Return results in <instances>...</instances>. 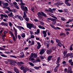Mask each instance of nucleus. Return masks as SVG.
<instances>
[{
	"label": "nucleus",
	"mask_w": 73,
	"mask_h": 73,
	"mask_svg": "<svg viewBox=\"0 0 73 73\" xmlns=\"http://www.w3.org/2000/svg\"><path fill=\"white\" fill-rule=\"evenodd\" d=\"M68 73H72V70H68Z\"/></svg>",
	"instance_id": "36"
},
{
	"label": "nucleus",
	"mask_w": 73,
	"mask_h": 73,
	"mask_svg": "<svg viewBox=\"0 0 73 73\" xmlns=\"http://www.w3.org/2000/svg\"><path fill=\"white\" fill-rule=\"evenodd\" d=\"M8 62H13V60H9V59H8L7 60Z\"/></svg>",
	"instance_id": "39"
},
{
	"label": "nucleus",
	"mask_w": 73,
	"mask_h": 73,
	"mask_svg": "<svg viewBox=\"0 0 73 73\" xmlns=\"http://www.w3.org/2000/svg\"><path fill=\"white\" fill-rule=\"evenodd\" d=\"M17 28L19 29V31H21V29H23V30H25V29H24L23 27L21 26H17Z\"/></svg>",
	"instance_id": "9"
},
{
	"label": "nucleus",
	"mask_w": 73,
	"mask_h": 73,
	"mask_svg": "<svg viewBox=\"0 0 73 73\" xmlns=\"http://www.w3.org/2000/svg\"><path fill=\"white\" fill-rule=\"evenodd\" d=\"M5 12L6 13H10V11H5Z\"/></svg>",
	"instance_id": "59"
},
{
	"label": "nucleus",
	"mask_w": 73,
	"mask_h": 73,
	"mask_svg": "<svg viewBox=\"0 0 73 73\" xmlns=\"http://www.w3.org/2000/svg\"><path fill=\"white\" fill-rule=\"evenodd\" d=\"M23 18L26 21H29V18L28 17H23Z\"/></svg>",
	"instance_id": "15"
},
{
	"label": "nucleus",
	"mask_w": 73,
	"mask_h": 73,
	"mask_svg": "<svg viewBox=\"0 0 73 73\" xmlns=\"http://www.w3.org/2000/svg\"><path fill=\"white\" fill-rule=\"evenodd\" d=\"M70 49L71 51H72V50H73V48H72V47L70 46Z\"/></svg>",
	"instance_id": "62"
},
{
	"label": "nucleus",
	"mask_w": 73,
	"mask_h": 73,
	"mask_svg": "<svg viewBox=\"0 0 73 73\" xmlns=\"http://www.w3.org/2000/svg\"><path fill=\"white\" fill-rule=\"evenodd\" d=\"M52 52V49H50L47 51L46 53L48 54H50V53H51Z\"/></svg>",
	"instance_id": "11"
},
{
	"label": "nucleus",
	"mask_w": 73,
	"mask_h": 73,
	"mask_svg": "<svg viewBox=\"0 0 73 73\" xmlns=\"http://www.w3.org/2000/svg\"><path fill=\"white\" fill-rule=\"evenodd\" d=\"M15 62L19 66H21V64H24V63L23 62Z\"/></svg>",
	"instance_id": "8"
},
{
	"label": "nucleus",
	"mask_w": 73,
	"mask_h": 73,
	"mask_svg": "<svg viewBox=\"0 0 73 73\" xmlns=\"http://www.w3.org/2000/svg\"><path fill=\"white\" fill-rule=\"evenodd\" d=\"M29 60L30 61H33L34 60H35V59L34 58H32V56H31V57H30V58Z\"/></svg>",
	"instance_id": "24"
},
{
	"label": "nucleus",
	"mask_w": 73,
	"mask_h": 73,
	"mask_svg": "<svg viewBox=\"0 0 73 73\" xmlns=\"http://www.w3.org/2000/svg\"><path fill=\"white\" fill-rule=\"evenodd\" d=\"M13 4H14L15 6V7L17 5V3L16 2H13Z\"/></svg>",
	"instance_id": "55"
},
{
	"label": "nucleus",
	"mask_w": 73,
	"mask_h": 73,
	"mask_svg": "<svg viewBox=\"0 0 73 73\" xmlns=\"http://www.w3.org/2000/svg\"><path fill=\"white\" fill-rule=\"evenodd\" d=\"M4 17H7V18H6V19L7 20H8V15H4Z\"/></svg>",
	"instance_id": "56"
},
{
	"label": "nucleus",
	"mask_w": 73,
	"mask_h": 73,
	"mask_svg": "<svg viewBox=\"0 0 73 73\" xmlns=\"http://www.w3.org/2000/svg\"><path fill=\"white\" fill-rule=\"evenodd\" d=\"M14 70L15 72H16V73H19V70H17V68H14Z\"/></svg>",
	"instance_id": "18"
},
{
	"label": "nucleus",
	"mask_w": 73,
	"mask_h": 73,
	"mask_svg": "<svg viewBox=\"0 0 73 73\" xmlns=\"http://www.w3.org/2000/svg\"><path fill=\"white\" fill-rule=\"evenodd\" d=\"M29 64L30 65V66H31L33 67L34 66H35V64H34L31 62H29Z\"/></svg>",
	"instance_id": "19"
},
{
	"label": "nucleus",
	"mask_w": 73,
	"mask_h": 73,
	"mask_svg": "<svg viewBox=\"0 0 73 73\" xmlns=\"http://www.w3.org/2000/svg\"><path fill=\"white\" fill-rule=\"evenodd\" d=\"M37 15L39 17H41V16H44V17H46V14L44 13V12H42L41 13L40 12H38L37 13Z\"/></svg>",
	"instance_id": "2"
},
{
	"label": "nucleus",
	"mask_w": 73,
	"mask_h": 73,
	"mask_svg": "<svg viewBox=\"0 0 73 73\" xmlns=\"http://www.w3.org/2000/svg\"><path fill=\"white\" fill-rule=\"evenodd\" d=\"M67 50H65L63 52V54H64V56H65L66 55V54L67 53Z\"/></svg>",
	"instance_id": "30"
},
{
	"label": "nucleus",
	"mask_w": 73,
	"mask_h": 73,
	"mask_svg": "<svg viewBox=\"0 0 73 73\" xmlns=\"http://www.w3.org/2000/svg\"><path fill=\"white\" fill-rule=\"evenodd\" d=\"M8 16H9V17H12L13 16V15L12 13L11 12L10 14L8 15Z\"/></svg>",
	"instance_id": "17"
},
{
	"label": "nucleus",
	"mask_w": 73,
	"mask_h": 73,
	"mask_svg": "<svg viewBox=\"0 0 73 73\" xmlns=\"http://www.w3.org/2000/svg\"><path fill=\"white\" fill-rule=\"evenodd\" d=\"M21 69L22 70H23V72L24 73H26V72H27V71H29V69L24 67L23 66L21 67Z\"/></svg>",
	"instance_id": "3"
},
{
	"label": "nucleus",
	"mask_w": 73,
	"mask_h": 73,
	"mask_svg": "<svg viewBox=\"0 0 73 73\" xmlns=\"http://www.w3.org/2000/svg\"><path fill=\"white\" fill-rule=\"evenodd\" d=\"M56 49V47L53 46L52 47V50H54Z\"/></svg>",
	"instance_id": "38"
},
{
	"label": "nucleus",
	"mask_w": 73,
	"mask_h": 73,
	"mask_svg": "<svg viewBox=\"0 0 73 73\" xmlns=\"http://www.w3.org/2000/svg\"><path fill=\"white\" fill-rule=\"evenodd\" d=\"M1 25H5V26H6L7 27L8 26V23H5L4 22H2L1 23Z\"/></svg>",
	"instance_id": "12"
},
{
	"label": "nucleus",
	"mask_w": 73,
	"mask_h": 73,
	"mask_svg": "<svg viewBox=\"0 0 73 73\" xmlns=\"http://www.w3.org/2000/svg\"><path fill=\"white\" fill-rule=\"evenodd\" d=\"M6 9H8L9 11H10V12H13V11L11 10L10 9V8L9 7H6Z\"/></svg>",
	"instance_id": "29"
},
{
	"label": "nucleus",
	"mask_w": 73,
	"mask_h": 73,
	"mask_svg": "<svg viewBox=\"0 0 73 73\" xmlns=\"http://www.w3.org/2000/svg\"><path fill=\"white\" fill-rule=\"evenodd\" d=\"M36 61L37 62H40V60L39 59V58H36Z\"/></svg>",
	"instance_id": "31"
},
{
	"label": "nucleus",
	"mask_w": 73,
	"mask_h": 73,
	"mask_svg": "<svg viewBox=\"0 0 73 73\" xmlns=\"http://www.w3.org/2000/svg\"><path fill=\"white\" fill-rule=\"evenodd\" d=\"M4 53H6V54H11V52H9L5 51Z\"/></svg>",
	"instance_id": "52"
},
{
	"label": "nucleus",
	"mask_w": 73,
	"mask_h": 73,
	"mask_svg": "<svg viewBox=\"0 0 73 73\" xmlns=\"http://www.w3.org/2000/svg\"><path fill=\"white\" fill-rule=\"evenodd\" d=\"M46 51V49H42L40 50V52H39L40 54H42L43 53H45V52Z\"/></svg>",
	"instance_id": "5"
},
{
	"label": "nucleus",
	"mask_w": 73,
	"mask_h": 73,
	"mask_svg": "<svg viewBox=\"0 0 73 73\" xmlns=\"http://www.w3.org/2000/svg\"><path fill=\"white\" fill-rule=\"evenodd\" d=\"M51 21H54V22H55L54 23L55 24H56V20L55 19L52 18Z\"/></svg>",
	"instance_id": "25"
},
{
	"label": "nucleus",
	"mask_w": 73,
	"mask_h": 73,
	"mask_svg": "<svg viewBox=\"0 0 73 73\" xmlns=\"http://www.w3.org/2000/svg\"><path fill=\"white\" fill-rule=\"evenodd\" d=\"M0 16H1V20H3V17H4V15H3V14H1Z\"/></svg>",
	"instance_id": "35"
},
{
	"label": "nucleus",
	"mask_w": 73,
	"mask_h": 73,
	"mask_svg": "<svg viewBox=\"0 0 73 73\" xmlns=\"http://www.w3.org/2000/svg\"><path fill=\"white\" fill-rule=\"evenodd\" d=\"M20 2L22 5H25V3H23V0H20Z\"/></svg>",
	"instance_id": "22"
},
{
	"label": "nucleus",
	"mask_w": 73,
	"mask_h": 73,
	"mask_svg": "<svg viewBox=\"0 0 73 73\" xmlns=\"http://www.w3.org/2000/svg\"><path fill=\"white\" fill-rule=\"evenodd\" d=\"M72 54H73V53H70L68 54H67L66 55V57H69V56H71Z\"/></svg>",
	"instance_id": "23"
},
{
	"label": "nucleus",
	"mask_w": 73,
	"mask_h": 73,
	"mask_svg": "<svg viewBox=\"0 0 73 73\" xmlns=\"http://www.w3.org/2000/svg\"><path fill=\"white\" fill-rule=\"evenodd\" d=\"M40 48H41V46H38L37 47V48L38 49H39Z\"/></svg>",
	"instance_id": "63"
},
{
	"label": "nucleus",
	"mask_w": 73,
	"mask_h": 73,
	"mask_svg": "<svg viewBox=\"0 0 73 73\" xmlns=\"http://www.w3.org/2000/svg\"><path fill=\"white\" fill-rule=\"evenodd\" d=\"M21 8L23 10V11H28V9H27V7H24L23 6H21Z\"/></svg>",
	"instance_id": "7"
},
{
	"label": "nucleus",
	"mask_w": 73,
	"mask_h": 73,
	"mask_svg": "<svg viewBox=\"0 0 73 73\" xmlns=\"http://www.w3.org/2000/svg\"><path fill=\"white\" fill-rule=\"evenodd\" d=\"M23 13H24V16H23V18H24V17H27V16L26 15V13H25V12H23Z\"/></svg>",
	"instance_id": "34"
},
{
	"label": "nucleus",
	"mask_w": 73,
	"mask_h": 73,
	"mask_svg": "<svg viewBox=\"0 0 73 73\" xmlns=\"http://www.w3.org/2000/svg\"><path fill=\"white\" fill-rule=\"evenodd\" d=\"M37 44L38 45V46H41V45L40 44V43L39 42H37Z\"/></svg>",
	"instance_id": "54"
},
{
	"label": "nucleus",
	"mask_w": 73,
	"mask_h": 73,
	"mask_svg": "<svg viewBox=\"0 0 73 73\" xmlns=\"http://www.w3.org/2000/svg\"><path fill=\"white\" fill-rule=\"evenodd\" d=\"M34 69H36L37 70L39 69V68L38 67L35 66L34 67Z\"/></svg>",
	"instance_id": "53"
},
{
	"label": "nucleus",
	"mask_w": 73,
	"mask_h": 73,
	"mask_svg": "<svg viewBox=\"0 0 73 73\" xmlns=\"http://www.w3.org/2000/svg\"><path fill=\"white\" fill-rule=\"evenodd\" d=\"M70 29L69 28L66 29H65V31H70Z\"/></svg>",
	"instance_id": "45"
},
{
	"label": "nucleus",
	"mask_w": 73,
	"mask_h": 73,
	"mask_svg": "<svg viewBox=\"0 0 73 73\" xmlns=\"http://www.w3.org/2000/svg\"><path fill=\"white\" fill-rule=\"evenodd\" d=\"M49 46H50V44H48L47 45V48H49Z\"/></svg>",
	"instance_id": "60"
},
{
	"label": "nucleus",
	"mask_w": 73,
	"mask_h": 73,
	"mask_svg": "<svg viewBox=\"0 0 73 73\" xmlns=\"http://www.w3.org/2000/svg\"><path fill=\"white\" fill-rule=\"evenodd\" d=\"M38 28H40V29H45V27L41 25H39L38 26Z\"/></svg>",
	"instance_id": "16"
},
{
	"label": "nucleus",
	"mask_w": 73,
	"mask_h": 73,
	"mask_svg": "<svg viewBox=\"0 0 73 73\" xmlns=\"http://www.w3.org/2000/svg\"><path fill=\"white\" fill-rule=\"evenodd\" d=\"M46 32H47V31H43V35L44 34H46Z\"/></svg>",
	"instance_id": "47"
},
{
	"label": "nucleus",
	"mask_w": 73,
	"mask_h": 73,
	"mask_svg": "<svg viewBox=\"0 0 73 73\" xmlns=\"http://www.w3.org/2000/svg\"><path fill=\"white\" fill-rule=\"evenodd\" d=\"M65 3L66 5H68V6H70V5H71L70 3L68 2H66V1H65Z\"/></svg>",
	"instance_id": "27"
},
{
	"label": "nucleus",
	"mask_w": 73,
	"mask_h": 73,
	"mask_svg": "<svg viewBox=\"0 0 73 73\" xmlns=\"http://www.w3.org/2000/svg\"><path fill=\"white\" fill-rule=\"evenodd\" d=\"M62 4H64V3H54V5H62Z\"/></svg>",
	"instance_id": "10"
},
{
	"label": "nucleus",
	"mask_w": 73,
	"mask_h": 73,
	"mask_svg": "<svg viewBox=\"0 0 73 73\" xmlns=\"http://www.w3.org/2000/svg\"><path fill=\"white\" fill-rule=\"evenodd\" d=\"M55 29H60V28L58 27H55Z\"/></svg>",
	"instance_id": "61"
},
{
	"label": "nucleus",
	"mask_w": 73,
	"mask_h": 73,
	"mask_svg": "<svg viewBox=\"0 0 73 73\" xmlns=\"http://www.w3.org/2000/svg\"><path fill=\"white\" fill-rule=\"evenodd\" d=\"M9 33L11 35V36H13V33L12 32H11V31H9Z\"/></svg>",
	"instance_id": "51"
},
{
	"label": "nucleus",
	"mask_w": 73,
	"mask_h": 73,
	"mask_svg": "<svg viewBox=\"0 0 73 73\" xmlns=\"http://www.w3.org/2000/svg\"><path fill=\"white\" fill-rule=\"evenodd\" d=\"M21 36L23 38H24L25 37V34L24 33H23L21 35Z\"/></svg>",
	"instance_id": "33"
},
{
	"label": "nucleus",
	"mask_w": 73,
	"mask_h": 73,
	"mask_svg": "<svg viewBox=\"0 0 73 73\" xmlns=\"http://www.w3.org/2000/svg\"><path fill=\"white\" fill-rule=\"evenodd\" d=\"M13 29L14 30L15 32H17V29H15V28L14 27H13Z\"/></svg>",
	"instance_id": "58"
},
{
	"label": "nucleus",
	"mask_w": 73,
	"mask_h": 73,
	"mask_svg": "<svg viewBox=\"0 0 73 73\" xmlns=\"http://www.w3.org/2000/svg\"><path fill=\"white\" fill-rule=\"evenodd\" d=\"M20 16L19 15H15V18H16L17 19H19V17Z\"/></svg>",
	"instance_id": "49"
},
{
	"label": "nucleus",
	"mask_w": 73,
	"mask_h": 73,
	"mask_svg": "<svg viewBox=\"0 0 73 73\" xmlns=\"http://www.w3.org/2000/svg\"><path fill=\"white\" fill-rule=\"evenodd\" d=\"M35 44V42L33 40H32L31 41V45H32Z\"/></svg>",
	"instance_id": "41"
},
{
	"label": "nucleus",
	"mask_w": 73,
	"mask_h": 73,
	"mask_svg": "<svg viewBox=\"0 0 73 73\" xmlns=\"http://www.w3.org/2000/svg\"><path fill=\"white\" fill-rule=\"evenodd\" d=\"M27 27L28 28H29L30 29H31V28H33L34 29H36V27L35 26V25L31 23H27Z\"/></svg>",
	"instance_id": "1"
},
{
	"label": "nucleus",
	"mask_w": 73,
	"mask_h": 73,
	"mask_svg": "<svg viewBox=\"0 0 73 73\" xmlns=\"http://www.w3.org/2000/svg\"><path fill=\"white\" fill-rule=\"evenodd\" d=\"M66 27H67V28H69V27H70V26H71L70 25H69L68 24L66 25H65Z\"/></svg>",
	"instance_id": "46"
},
{
	"label": "nucleus",
	"mask_w": 73,
	"mask_h": 73,
	"mask_svg": "<svg viewBox=\"0 0 73 73\" xmlns=\"http://www.w3.org/2000/svg\"><path fill=\"white\" fill-rule=\"evenodd\" d=\"M39 19L40 20V21H43V19H42V18L41 17H39Z\"/></svg>",
	"instance_id": "57"
},
{
	"label": "nucleus",
	"mask_w": 73,
	"mask_h": 73,
	"mask_svg": "<svg viewBox=\"0 0 73 73\" xmlns=\"http://www.w3.org/2000/svg\"><path fill=\"white\" fill-rule=\"evenodd\" d=\"M37 33L38 34V33H40V29H38L37 30Z\"/></svg>",
	"instance_id": "64"
},
{
	"label": "nucleus",
	"mask_w": 73,
	"mask_h": 73,
	"mask_svg": "<svg viewBox=\"0 0 73 73\" xmlns=\"http://www.w3.org/2000/svg\"><path fill=\"white\" fill-rule=\"evenodd\" d=\"M1 56H2V57H7V56L4 54H1Z\"/></svg>",
	"instance_id": "42"
},
{
	"label": "nucleus",
	"mask_w": 73,
	"mask_h": 73,
	"mask_svg": "<svg viewBox=\"0 0 73 73\" xmlns=\"http://www.w3.org/2000/svg\"><path fill=\"white\" fill-rule=\"evenodd\" d=\"M8 5H9L7 3H5L3 4V6H4V8H6Z\"/></svg>",
	"instance_id": "13"
},
{
	"label": "nucleus",
	"mask_w": 73,
	"mask_h": 73,
	"mask_svg": "<svg viewBox=\"0 0 73 73\" xmlns=\"http://www.w3.org/2000/svg\"><path fill=\"white\" fill-rule=\"evenodd\" d=\"M33 69L32 68H31L29 70L30 72H31V73H33Z\"/></svg>",
	"instance_id": "48"
},
{
	"label": "nucleus",
	"mask_w": 73,
	"mask_h": 73,
	"mask_svg": "<svg viewBox=\"0 0 73 73\" xmlns=\"http://www.w3.org/2000/svg\"><path fill=\"white\" fill-rule=\"evenodd\" d=\"M10 64L11 65H13V66H15V63H14L13 62H10Z\"/></svg>",
	"instance_id": "28"
},
{
	"label": "nucleus",
	"mask_w": 73,
	"mask_h": 73,
	"mask_svg": "<svg viewBox=\"0 0 73 73\" xmlns=\"http://www.w3.org/2000/svg\"><path fill=\"white\" fill-rule=\"evenodd\" d=\"M4 3V1H3L0 0V6H1L2 5V4H3Z\"/></svg>",
	"instance_id": "26"
},
{
	"label": "nucleus",
	"mask_w": 73,
	"mask_h": 73,
	"mask_svg": "<svg viewBox=\"0 0 73 73\" xmlns=\"http://www.w3.org/2000/svg\"><path fill=\"white\" fill-rule=\"evenodd\" d=\"M48 10L49 11V12H50L51 13H53V11H52V9L49 8L48 9Z\"/></svg>",
	"instance_id": "32"
},
{
	"label": "nucleus",
	"mask_w": 73,
	"mask_h": 73,
	"mask_svg": "<svg viewBox=\"0 0 73 73\" xmlns=\"http://www.w3.org/2000/svg\"><path fill=\"white\" fill-rule=\"evenodd\" d=\"M9 25L10 27H12V26H13V24L11 22H9Z\"/></svg>",
	"instance_id": "21"
},
{
	"label": "nucleus",
	"mask_w": 73,
	"mask_h": 73,
	"mask_svg": "<svg viewBox=\"0 0 73 73\" xmlns=\"http://www.w3.org/2000/svg\"><path fill=\"white\" fill-rule=\"evenodd\" d=\"M58 45L59 46V47H61V46H62V44H61V43L59 42L58 43Z\"/></svg>",
	"instance_id": "40"
},
{
	"label": "nucleus",
	"mask_w": 73,
	"mask_h": 73,
	"mask_svg": "<svg viewBox=\"0 0 73 73\" xmlns=\"http://www.w3.org/2000/svg\"><path fill=\"white\" fill-rule=\"evenodd\" d=\"M13 40L14 41H16V38H15V37L14 36V35H13Z\"/></svg>",
	"instance_id": "43"
},
{
	"label": "nucleus",
	"mask_w": 73,
	"mask_h": 73,
	"mask_svg": "<svg viewBox=\"0 0 73 73\" xmlns=\"http://www.w3.org/2000/svg\"><path fill=\"white\" fill-rule=\"evenodd\" d=\"M58 68L57 67H56L54 69V71L55 72H57V69Z\"/></svg>",
	"instance_id": "37"
},
{
	"label": "nucleus",
	"mask_w": 73,
	"mask_h": 73,
	"mask_svg": "<svg viewBox=\"0 0 73 73\" xmlns=\"http://www.w3.org/2000/svg\"><path fill=\"white\" fill-rule=\"evenodd\" d=\"M60 58L59 57L56 61V64L57 65V66H56L57 68H58V67H59V66L60 65V64H59V61H60Z\"/></svg>",
	"instance_id": "4"
},
{
	"label": "nucleus",
	"mask_w": 73,
	"mask_h": 73,
	"mask_svg": "<svg viewBox=\"0 0 73 73\" xmlns=\"http://www.w3.org/2000/svg\"><path fill=\"white\" fill-rule=\"evenodd\" d=\"M31 57H32V58H36V57H37V55L35 53H31Z\"/></svg>",
	"instance_id": "6"
},
{
	"label": "nucleus",
	"mask_w": 73,
	"mask_h": 73,
	"mask_svg": "<svg viewBox=\"0 0 73 73\" xmlns=\"http://www.w3.org/2000/svg\"><path fill=\"white\" fill-rule=\"evenodd\" d=\"M40 58L41 59H44V56H40Z\"/></svg>",
	"instance_id": "44"
},
{
	"label": "nucleus",
	"mask_w": 73,
	"mask_h": 73,
	"mask_svg": "<svg viewBox=\"0 0 73 73\" xmlns=\"http://www.w3.org/2000/svg\"><path fill=\"white\" fill-rule=\"evenodd\" d=\"M53 57V56H49L48 57L47 60L48 61H50L51 58Z\"/></svg>",
	"instance_id": "14"
},
{
	"label": "nucleus",
	"mask_w": 73,
	"mask_h": 73,
	"mask_svg": "<svg viewBox=\"0 0 73 73\" xmlns=\"http://www.w3.org/2000/svg\"><path fill=\"white\" fill-rule=\"evenodd\" d=\"M61 19L62 21H65V20H66V19H65V18H64V17H62L61 18Z\"/></svg>",
	"instance_id": "50"
},
{
	"label": "nucleus",
	"mask_w": 73,
	"mask_h": 73,
	"mask_svg": "<svg viewBox=\"0 0 73 73\" xmlns=\"http://www.w3.org/2000/svg\"><path fill=\"white\" fill-rule=\"evenodd\" d=\"M18 19H19V20H20V21H23V20H24V19H23V17H22L20 16L19 17Z\"/></svg>",
	"instance_id": "20"
}]
</instances>
